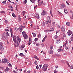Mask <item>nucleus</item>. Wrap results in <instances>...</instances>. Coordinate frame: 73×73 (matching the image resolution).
I'll return each instance as SVG.
<instances>
[{
	"label": "nucleus",
	"instance_id": "f257e3e1",
	"mask_svg": "<svg viewBox=\"0 0 73 73\" xmlns=\"http://www.w3.org/2000/svg\"><path fill=\"white\" fill-rule=\"evenodd\" d=\"M13 36V40L14 42L17 43V45L19 46V42L16 40V38H17V36H15L14 35H13L12 37Z\"/></svg>",
	"mask_w": 73,
	"mask_h": 73
},
{
	"label": "nucleus",
	"instance_id": "f03ea898",
	"mask_svg": "<svg viewBox=\"0 0 73 73\" xmlns=\"http://www.w3.org/2000/svg\"><path fill=\"white\" fill-rule=\"evenodd\" d=\"M22 35L25 39H27V38H28V35H27V33H26V32L23 31L22 32Z\"/></svg>",
	"mask_w": 73,
	"mask_h": 73
},
{
	"label": "nucleus",
	"instance_id": "7ed1b4c3",
	"mask_svg": "<svg viewBox=\"0 0 73 73\" xmlns=\"http://www.w3.org/2000/svg\"><path fill=\"white\" fill-rule=\"evenodd\" d=\"M48 65L46 64H44L42 68V70H43V71H46V70L47 69V68L48 67Z\"/></svg>",
	"mask_w": 73,
	"mask_h": 73
},
{
	"label": "nucleus",
	"instance_id": "20e7f679",
	"mask_svg": "<svg viewBox=\"0 0 73 73\" xmlns=\"http://www.w3.org/2000/svg\"><path fill=\"white\" fill-rule=\"evenodd\" d=\"M3 42H1L0 43V50H4V47L3 46Z\"/></svg>",
	"mask_w": 73,
	"mask_h": 73
},
{
	"label": "nucleus",
	"instance_id": "39448f33",
	"mask_svg": "<svg viewBox=\"0 0 73 73\" xmlns=\"http://www.w3.org/2000/svg\"><path fill=\"white\" fill-rule=\"evenodd\" d=\"M2 62L3 63H7V64H8L9 63V60L6 59H2Z\"/></svg>",
	"mask_w": 73,
	"mask_h": 73
},
{
	"label": "nucleus",
	"instance_id": "423d86ee",
	"mask_svg": "<svg viewBox=\"0 0 73 73\" xmlns=\"http://www.w3.org/2000/svg\"><path fill=\"white\" fill-rule=\"evenodd\" d=\"M66 7V5L64 4H60V9H62L63 8Z\"/></svg>",
	"mask_w": 73,
	"mask_h": 73
},
{
	"label": "nucleus",
	"instance_id": "0eeeda50",
	"mask_svg": "<svg viewBox=\"0 0 73 73\" xmlns=\"http://www.w3.org/2000/svg\"><path fill=\"white\" fill-rule=\"evenodd\" d=\"M61 29L62 32H64L65 30V27L64 26H63L61 28Z\"/></svg>",
	"mask_w": 73,
	"mask_h": 73
},
{
	"label": "nucleus",
	"instance_id": "6e6552de",
	"mask_svg": "<svg viewBox=\"0 0 73 73\" xmlns=\"http://www.w3.org/2000/svg\"><path fill=\"white\" fill-rule=\"evenodd\" d=\"M45 14H46V11L43 10L42 13L41 14V16L42 17L44 16V15H45Z\"/></svg>",
	"mask_w": 73,
	"mask_h": 73
},
{
	"label": "nucleus",
	"instance_id": "1a4fd4ad",
	"mask_svg": "<svg viewBox=\"0 0 73 73\" xmlns=\"http://www.w3.org/2000/svg\"><path fill=\"white\" fill-rule=\"evenodd\" d=\"M67 33L68 36H70V35H71L72 34V32L71 31H70V30H68L67 32Z\"/></svg>",
	"mask_w": 73,
	"mask_h": 73
},
{
	"label": "nucleus",
	"instance_id": "9d476101",
	"mask_svg": "<svg viewBox=\"0 0 73 73\" xmlns=\"http://www.w3.org/2000/svg\"><path fill=\"white\" fill-rule=\"evenodd\" d=\"M35 16L38 19H40V17L39 16V15H38V14L37 13H35Z\"/></svg>",
	"mask_w": 73,
	"mask_h": 73
},
{
	"label": "nucleus",
	"instance_id": "9b49d317",
	"mask_svg": "<svg viewBox=\"0 0 73 73\" xmlns=\"http://www.w3.org/2000/svg\"><path fill=\"white\" fill-rule=\"evenodd\" d=\"M17 40L19 42H21V39L19 37V36H17Z\"/></svg>",
	"mask_w": 73,
	"mask_h": 73
},
{
	"label": "nucleus",
	"instance_id": "f8f14e48",
	"mask_svg": "<svg viewBox=\"0 0 73 73\" xmlns=\"http://www.w3.org/2000/svg\"><path fill=\"white\" fill-rule=\"evenodd\" d=\"M47 19L48 20V21H49L51 22L52 21V20H51V19L50 18V17L49 16H48L46 17Z\"/></svg>",
	"mask_w": 73,
	"mask_h": 73
},
{
	"label": "nucleus",
	"instance_id": "ddd939ff",
	"mask_svg": "<svg viewBox=\"0 0 73 73\" xmlns=\"http://www.w3.org/2000/svg\"><path fill=\"white\" fill-rule=\"evenodd\" d=\"M63 46L64 47H65V49L66 50H68V48L67 46H66V43H64V44L63 45Z\"/></svg>",
	"mask_w": 73,
	"mask_h": 73
},
{
	"label": "nucleus",
	"instance_id": "4468645a",
	"mask_svg": "<svg viewBox=\"0 0 73 73\" xmlns=\"http://www.w3.org/2000/svg\"><path fill=\"white\" fill-rule=\"evenodd\" d=\"M10 33L11 34V37H12V36L13 35L12 34L13 33V31H12V29H10Z\"/></svg>",
	"mask_w": 73,
	"mask_h": 73
},
{
	"label": "nucleus",
	"instance_id": "2eb2a0df",
	"mask_svg": "<svg viewBox=\"0 0 73 73\" xmlns=\"http://www.w3.org/2000/svg\"><path fill=\"white\" fill-rule=\"evenodd\" d=\"M60 42L61 41H60V39H58L56 40V43L57 44H59Z\"/></svg>",
	"mask_w": 73,
	"mask_h": 73
},
{
	"label": "nucleus",
	"instance_id": "dca6fc26",
	"mask_svg": "<svg viewBox=\"0 0 73 73\" xmlns=\"http://www.w3.org/2000/svg\"><path fill=\"white\" fill-rule=\"evenodd\" d=\"M19 28L20 30L22 32V31H23V28H24V27L23 26L21 25L18 29H19Z\"/></svg>",
	"mask_w": 73,
	"mask_h": 73
},
{
	"label": "nucleus",
	"instance_id": "f3484780",
	"mask_svg": "<svg viewBox=\"0 0 73 73\" xmlns=\"http://www.w3.org/2000/svg\"><path fill=\"white\" fill-rule=\"evenodd\" d=\"M8 71H9V68L8 67H7L4 70V72H8Z\"/></svg>",
	"mask_w": 73,
	"mask_h": 73
},
{
	"label": "nucleus",
	"instance_id": "a211bd4d",
	"mask_svg": "<svg viewBox=\"0 0 73 73\" xmlns=\"http://www.w3.org/2000/svg\"><path fill=\"white\" fill-rule=\"evenodd\" d=\"M43 3V1L42 0L41 1V2H40L39 4H38V5L39 6H40V5H42V4Z\"/></svg>",
	"mask_w": 73,
	"mask_h": 73
},
{
	"label": "nucleus",
	"instance_id": "6ab92c4d",
	"mask_svg": "<svg viewBox=\"0 0 73 73\" xmlns=\"http://www.w3.org/2000/svg\"><path fill=\"white\" fill-rule=\"evenodd\" d=\"M64 12L65 13L67 14L68 13V11L66 9H64Z\"/></svg>",
	"mask_w": 73,
	"mask_h": 73
},
{
	"label": "nucleus",
	"instance_id": "aec40b11",
	"mask_svg": "<svg viewBox=\"0 0 73 73\" xmlns=\"http://www.w3.org/2000/svg\"><path fill=\"white\" fill-rule=\"evenodd\" d=\"M49 53L50 54H52L53 53V51L52 50H50L49 52Z\"/></svg>",
	"mask_w": 73,
	"mask_h": 73
},
{
	"label": "nucleus",
	"instance_id": "412c9836",
	"mask_svg": "<svg viewBox=\"0 0 73 73\" xmlns=\"http://www.w3.org/2000/svg\"><path fill=\"white\" fill-rule=\"evenodd\" d=\"M33 57L34 58H35V59H36V60H39L38 58L37 57V56H36V55H34V56Z\"/></svg>",
	"mask_w": 73,
	"mask_h": 73
},
{
	"label": "nucleus",
	"instance_id": "4be33fe9",
	"mask_svg": "<svg viewBox=\"0 0 73 73\" xmlns=\"http://www.w3.org/2000/svg\"><path fill=\"white\" fill-rule=\"evenodd\" d=\"M50 21H49L47 20L45 21V23L46 24H49V23H50Z\"/></svg>",
	"mask_w": 73,
	"mask_h": 73
},
{
	"label": "nucleus",
	"instance_id": "5701e85b",
	"mask_svg": "<svg viewBox=\"0 0 73 73\" xmlns=\"http://www.w3.org/2000/svg\"><path fill=\"white\" fill-rule=\"evenodd\" d=\"M19 17L18 19V21L19 22H20L21 21V18H20V16L19 15Z\"/></svg>",
	"mask_w": 73,
	"mask_h": 73
},
{
	"label": "nucleus",
	"instance_id": "b1692460",
	"mask_svg": "<svg viewBox=\"0 0 73 73\" xmlns=\"http://www.w3.org/2000/svg\"><path fill=\"white\" fill-rule=\"evenodd\" d=\"M30 1L31 2V3H34L35 2V1H36L35 0H30Z\"/></svg>",
	"mask_w": 73,
	"mask_h": 73
},
{
	"label": "nucleus",
	"instance_id": "393cba45",
	"mask_svg": "<svg viewBox=\"0 0 73 73\" xmlns=\"http://www.w3.org/2000/svg\"><path fill=\"white\" fill-rule=\"evenodd\" d=\"M57 38H58L57 35H55L54 37V38L55 39H57Z\"/></svg>",
	"mask_w": 73,
	"mask_h": 73
},
{
	"label": "nucleus",
	"instance_id": "a878e982",
	"mask_svg": "<svg viewBox=\"0 0 73 73\" xmlns=\"http://www.w3.org/2000/svg\"><path fill=\"white\" fill-rule=\"evenodd\" d=\"M9 8H11V11H13V7H12L11 6H9Z\"/></svg>",
	"mask_w": 73,
	"mask_h": 73
},
{
	"label": "nucleus",
	"instance_id": "bb28decb",
	"mask_svg": "<svg viewBox=\"0 0 73 73\" xmlns=\"http://www.w3.org/2000/svg\"><path fill=\"white\" fill-rule=\"evenodd\" d=\"M66 24L67 25H68V26H69V25H70V23L69 22H67L66 23Z\"/></svg>",
	"mask_w": 73,
	"mask_h": 73
},
{
	"label": "nucleus",
	"instance_id": "cd10ccee",
	"mask_svg": "<svg viewBox=\"0 0 73 73\" xmlns=\"http://www.w3.org/2000/svg\"><path fill=\"white\" fill-rule=\"evenodd\" d=\"M54 31V29L53 28V27H51L50 31Z\"/></svg>",
	"mask_w": 73,
	"mask_h": 73
},
{
	"label": "nucleus",
	"instance_id": "c85d7f7f",
	"mask_svg": "<svg viewBox=\"0 0 73 73\" xmlns=\"http://www.w3.org/2000/svg\"><path fill=\"white\" fill-rule=\"evenodd\" d=\"M33 35V36L34 37H36V34L35 33H32Z\"/></svg>",
	"mask_w": 73,
	"mask_h": 73
},
{
	"label": "nucleus",
	"instance_id": "c756f323",
	"mask_svg": "<svg viewBox=\"0 0 73 73\" xmlns=\"http://www.w3.org/2000/svg\"><path fill=\"white\" fill-rule=\"evenodd\" d=\"M38 40V38H35V41L36 42V41H37Z\"/></svg>",
	"mask_w": 73,
	"mask_h": 73
},
{
	"label": "nucleus",
	"instance_id": "7c9ffc66",
	"mask_svg": "<svg viewBox=\"0 0 73 73\" xmlns=\"http://www.w3.org/2000/svg\"><path fill=\"white\" fill-rule=\"evenodd\" d=\"M25 46V45L23 44L21 46V48H24Z\"/></svg>",
	"mask_w": 73,
	"mask_h": 73
},
{
	"label": "nucleus",
	"instance_id": "2f4dec72",
	"mask_svg": "<svg viewBox=\"0 0 73 73\" xmlns=\"http://www.w3.org/2000/svg\"><path fill=\"white\" fill-rule=\"evenodd\" d=\"M26 12L25 11H23L22 13L23 14V16H24V15H25V13H26Z\"/></svg>",
	"mask_w": 73,
	"mask_h": 73
},
{
	"label": "nucleus",
	"instance_id": "473e14b6",
	"mask_svg": "<svg viewBox=\"0 0 73 73\" xmlns=\"http://www.w3.org/2000/svg\"><path fill=\"white\" fill-rule=\"evenodd\" d=\"M50 49L52 50V49H53V46H50Z\"/></svg>",
	"mask_w": 73,
	"mask_h": 73
},
{
	"label": "nucleus",
	"instance_id": "72a5a7b5",
	"mask_svg": "<svg viewBox=\"0 0 73 73\" xmlns=\"http://www.w3.org/2000/svg\"><path fill=\"white\" fill-rule=\"evenodd\" d=\"M2 3L4 4H6V1H3L2 2Z\"/></svg>",
	"mask_w": 73,
	"mask_h": 73
},
{
	"label": "nucleus",
	"instance_id": "f704fd0d",
	"mask_svg": "<svg viewBox=\"0 0 73 73\" xmlns=\"http://www.w3.org/2000/svg\"><path fill=\"white\" fill-rule=\"evenodd\" d=\"M12 16H13L14 17H16V15H15V14L14 13H13L12 14Z\"/></svg>",
	"mask_w": 73,
	"mask_h": 73
},
{
	"label": "nucleus",
	"instance_id": "c9c22d12",
	"mask_svg": "<svg viewBox=\"0 0 73 73\" xmlns=\"http://www.w3.org/2000/svg\"><path fill=\"white\" fill-rule=\"evenodd\" d=\"M34 64L35 65H37V61H35L34 62Z\"/></svg>",
	"mask_w": 73,
	"mask_h": 73
},
{
	"label": "nucleus",
	"instance_id": "e433bc0d",
	"mask_svg": "<svg viewBox=\"0 0 73 73\" xmlns=\"http://www.w3.org/2000/svg\"><path fill=\"white\" fill-rule=\"evenodd\" d=\"M63 36L64 37H66V35H65V34L63 33Z\"/></svg>",
	"mask_w": 73,
	"mask_h": 73
},
{
	"label": "nucleus",
	"instance_id": "4c0bfd02",
	"mask_svg": "<svg viewBox=\"0 0 73 73\" xmlns=\"http://www.w3.org/2000/svg\"><path fill=\"white\" fill-rule=\"evenodd\" d=\"M24 56V54H23L22 53H20V54H19V56Z\"/></svg>",
	"mask_w": 73,
	"mask_h": 73
},
{
	"label": "nucleus",
	"instance_id": "58836bf2",
	"mask_svg": "<svg viewBox=\"0 0 73 73\" xmlns=\"http://www.w3.org/2000/svg\"><path fill=\"white\" fill-rule=\"evenodd\" d=\"M66 63L67 64L68 66L69 67V66H70V65H69V63H68V61H66Z\"/></svg>",
	"mask_w": 73,
	"mask_h": 73
},
{
	"label": "nucleus",
	"instance_id": "ea45409f",
	"mask_svg": "<svg viewBox=\"0 0 73 73\" xmlns=\"http://www.w3.org/2000/svg\"><path fill=\"white\" fill-rule=\"evenodd\" d=\"M36 45L37 46H40V44L39 43H37L36 44Z\"/></svg>",
	"mask_w": 73,
	"mask_h": 73
},
{
	"label": "nucleus",
	"instance_id": "a19ab883",
	"mask_svg": "<svg viewBox=\"0 0 73 73\" xmlns=\"http://www.w3.org/2000/svg\"><path fill=\"white\" fill-rule=\"evenodd\" d=\"M58 72V71H57L56 70V69H55L54 71V73H57V72Z\"/></svg>",
	"mask_w": 73,
	"mask_h": 73
},
{
	"label": "nucleus",
	"instance_id": "79ce46f5",
	"mask_svg": "<svg viewBox=\"0 0 73 73\" xmlns=\"http://www.w3.org/2000/svg\"><path fill=\"white\" fill-rule=\"evenodd\" d=\"M29 40L30 42H32V39L31 38H29Z\"/></svg>",
	"mask_w": 73,
	"mask_h": 73
},
{
	"label": "nucleus",
	"instance_id": "37998d69",
	"mask_svg": "<svg viewBox=\"0 0 73 73\" xmlns=\"http://www.w3.org/2000/svg\"><path fill=\"white\" fill-rule=\"evenodd\" d=\"M5 30L6 32H7V31L9 32V29H5Z\"/></svg>",
	"mask_w": 73,
	"mask_h": 73
},
{
	"label": "nucleus",
	"instance_id": "c03bdc74",
	"mask_svg": "<svg viewBox=\"0 0 73 73\" xmlns=\"http://www.w3.org/2000/svg\"><path fill=\"white\" fill-rule=\"evenodd\" d=\"M70 18L71 19H73V13L72 15V17H70Z\"/></svg>",
	"mask_w": 73,
	"mask_h": 73
},
{
	"label": "nucleus",
	"instance_id": "a18cd8bd",
	"mask_svg": "<svg viewBox=\"0 0 73 73\" xmlns=\"http://www.w3.org/2000/svg\"><path fill=\"white\" fill-rule=\"evenodd\" d=\"M70 39L71 41H73V37H71L70 38Z\"/></svg>",
	"mask_w": 73,
	"mask_h": 73
},
{
	"label": "nucleus",
	"instance_id": "49530a36",
	"mask_svg": "<svg viewBox=\"0 0 73 73\" xmlns=\"http://www.w3.org/2000/svg\"><path fill=\"white\" fill-rule=\"evenodd\" d=\"M70 68H71V69H73V66L71 65V66H70Z\"/></svg>",
	"mask_w": 73,
	"mask_h": 73
},
{
	"label": "nucleus",
	"instance_id": "de8ad7c7",
	"mask_svg": "<svg viewBox=\"0 0 73 73\" xmlns=\"http://www.w3.org/2000/svg\"><path fill=\"white\" fill-rule=\"evenodd\" d=\"M47 38V35H45V37L44 38L45 39H46Z\"/></svg>",
	"mask_w": 73,
	"mask_h": 73
},
{
	"label": "nucleus",
	"instance_id": "09e8293b",
	"mask_svg": "<svg viewBox=\"0 0 73 73\" xmlns=\"http://www.w3.org/2000/svg\"><path fill=\"white\" fill-rule=\"evenodd\" d=\"M9 66H11V67H12V64H11V63H9Z\"/></svg>",
	"mask_w": 73,
	"mask_h": 73
},
{
	"label": "nucleus",
	"instance_id": "8fccbe9b",
	"mask_svg": "<svg viewBox=\"0 0 73 73\" xmlns=\"http://www.w3.org/2000/svg\"><path fill=\"white\" fill-rule=\"evenodd\" d=\"M36 69H37L38 70V65H37L36 66Z\"/></svg>",
	"mask_w": 73,
	"mask_h": 73
},
{
	"label": "nucleus",
	"instance_id": "3c124183",
	"mask_svg": "<svg viewBox=\"0 0 73 73\" xmlns=\"http://www.w3.org/2000/svg\"><path fill=\"white\" fill-rule=\"evenodd\" d=\"M52 25L53 26H54V25H55V23H52Z\"/></svg>",
	"mask_w": 73,
	"mask_h": 73
},
{
	"label": "nucleus",
	"instance_id": "603ef678",
	"mask_svg": "<svg viewBox=\"0 0 73 73\" xmlns=\"http://www.w3.org/2000/svg\"><path fill=\"white\" fill-rule=\"evenodd\" d=\"M45 38H44L42 40V42H44V41H45Z\"/></svg>",
	"mask_w": 73,
	"mask_h": 73
},
{
	"label": "nucleus",
	"instance_id": "864d4df0",
	"mask_svg": "<svg viewBox=\"0 0 73 73\" xmlns=\"http://www.w3.org/2000/svg\"><path fill=\"white\" fill-rule=\"evenodd\" d=\"M1 13H5V11H2L1 12Z\"/></svg>",
	"mask_w": 73,
	"mask_h": 73
},
{
	"label": "nucleus",
	"instance_id": "5fc2aeb1",
	"mask_svg": "<svg viewBox=\"0 0 73 73\" xmlns=\"http://www.w3.org/2000/svg\"><path fill=\"white\" fill-rule=\"evenodd\" d=\"M58 52H60V51H61V49H58Z\"/></svg>",
	"mask_w": 73,
	"mask_h": 73
},
{
	"label": "nucleus",
	"instance_id": "6e6d98bb",
	"mask_svg": "<svg viewBox=\"0 0 73 73\" xmlns=\"http://www.w3.org/2000/svg\"><path fill=\"white\" fill-rule=\"evenodd\" d=\"M41 46H42V47H43V46H44V44H41Z\"/></svg>",
	"mask_w": 73,
	"mask_h": 73
},
{
	"label": "nucleus",
	"instance_id": "4d7b16f0",
	"mask_svg": "<svg viewBox=\"0 0 73 73\" xmlns=\"http://www.w3.org/2000/svg\"><path fill=\"white\" fill-rule=\"evenodd\" d=\"M19 70L20 72H22V69H19Z\"/></svg>",
	"mask_w": 73,
	"mask_h": 73
},
{
	"label": "nucleus",
	"instance_id": "13d9d810",
	"mask_svg": "<svg viewBox=\"0 0 73 73\" xmlns=\"http://www.w3.org/2000/svg\"><path fill=\"white\" fill-rule=\"evenodd\" d=\"M41 34H39V35H38V37H39L40 38V37H41Z\"/></svg>",
	"mask_w": 73,
	"mask_h": 73
},
{
	"label": "nucleus",
	"instance_id": "bf43d9fd",
	"mask_svg": "<svg viewBox=\"0 0 73 73\" xmlns=\"http://www.w3.org/2000/svg\"><path fill=\"white\" fill-rule=\"evenodd\" d=\"M27 73H31V71H30V70H28L27 71Z\"/></svg>",
	"mask_w": 73,
	"mask_h": 73
},
{
	"label": "nucleus",
	"instance_id": "052dcab7",
	"mask_svg": "<svg viewBox=\"0 0 73 73\" xmlns=\"http://www.w3.org/2000/svg\"><path fill=\"white\" fill-rule=\"evenodd\" d=\"M39 29V26H37V29Z\"/></svg>",
	"mask_w": 73,
	"mask_h": 73
},
{
	"label": "nucleus",
	"instance_id": "680f3d73",
	"mask_svg": "<svg viewBox=\"0 0 73 73\" xmlns=\"http://www.w3.org/2000/svg\"><path fill=\"white\" fill-rule=\"evenodd\" d=\"M24 3L25 4H26L27 3V0H25V1H24Z\"/></svg>",
	"mask_w": 73,
	"mask_h": 73
},
{
	"label": "nucleus",
	"instance_id": "e2e57ef3",
	"mask_svg": "<svg viewBox=\"0 0 73 73\" xmlns=\"http://www.w3.org/2000/svg\"><path fill=\"white\" fill-rule=\"evenodd\" d=\"M50 14H51V15L52 16V17H53V14H52V13H51V12H50Z\"/></svg>",
	"mask_w": 73,
	"mask_h": 73
},
{
	"label": "nucleus",
	"instance_id": "0e129e2a",
	"mask_svg": "<svg viewBox=\"0 0 73 73\" xmlns=\"http://www.w3.org/2000/svg\"><path fill=\"white\" fill-rule=\"evenodd\" d=\"M28 44L29 45H31V42H29L28 43Z\"/></svg>",
	"mask_w": 73,
	"mask_h": 73
},
{
	"label": "nucleus",
	"instance_id": "69168bd1",
	"mask_svg": "<svg viewBox=\"0 0 73 73\" xmlns=\"http://www.w3.org/2000/svg\"><path fill=\"white\" fill-rule=\"evenodd\" d=\"M7 34V36H9V33H8Z\"/></svg>",
	"mask_w": 73,
	"mask_h": 73
},
{
	"label": "nucleus",
	"instance_id": "338daca9",
	"mask_svg": "<svg viewBox=\"0 0 73 73\" xmlns=\"http://www.w3.org/2000/svg\"><path fill=\"white\" fill-rule=\"evenodd\" d=\"M25 51L26 53H27V50H26V49H25Z\"/></svg>",
	"mask_w": 73,
	"mask_h": 73
},
{
	"label": "nucleus",
	"instance_id": "774afa93",
	"mask_svg": "<svg viewBox=\"0 0 73 73\" xmlns=\"http://www.w3.org/2000/svg\"><path fill=\"white\" fill-rule=\"evenodd\" d=\"M24 73H25V72H26V70H24Z\"/></svg>",
	"mask_w": 73,
	"mask_h": 73
}]
</instances>
